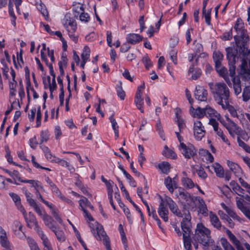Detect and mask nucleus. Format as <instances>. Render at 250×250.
Segmentation results:
<instances>
[{"label": "nucleus", "mask_w": 250, "mask_h": 250, "mask_svg": "<svg viewBox=\"0 0 250 250\" xmlns=\"http://www.w3.org/2000/svg\"><path fill=\"white\" fill-rule=\"evenodd\" d=\"M232 38V28H231L229 31L225 32L223 35L222 39L225 40H230Z\"/></svg>", "instance_id": "nucleus-57"}, {"label": "nucleus", "mask_w": 250, "mask_h": 250, "mask_svg": "<svg viewBox=\"0 0 250 250\" xmlns=\"http://www.w3.org/2000/svg\"><path fill=\"white\" fill-rule=\"evenodd\" d=\"M49 138V134L47 131L42 130L40 134V143L41 145L44 142H47Z\"/></svg>", "instance_id": "nucleus-42"}, {"label": "nucleus", "mask_w": 250, "mask_h": 250, "mask_svg": "<svg viewBox=\"0 0 250 250\" xmlns=\"http://www.w3.org/2000/svg\"><path fill=\"white\" fill-rule=\"evenodd\" d=\"M218 214L221 219L226 220L228 222L229 227L233 228L234 227V224L228 215L225 213L222 210L218 211Z\"/></svg>", "instance_id": "nucleus-32"}, {"label": "nucleus", "mask_w": 250, "mask_h": 250, "mask_svg": "<svg viewBox=\"0 0 250 250\" xmlns=\"http://www.w3.org/2000/svg\"><path fill=\"white\" fill-rule=\"evenodd\" d=\"M142 62H143L146 69H149L152 65V63L147 55L143 57L142 59Z\"/></svg>", "instance_id": "nucleus-50"}, {"label": "nucleus", "mask_w": 250, "mask_h": 250, "mask_svg": "<svg viewBox=\"0 0 250 250\" xmlns=\"http://www.w3.org/2000/svg\"><path fill=\"white\" fill-rule=\"evenodd\" d=\"M196 172L200 178L202 179H205L207 178L208 175L204 170V169L200 167L198 169H196Z\"/></svg>", "instance_id": "nucleus-53"}, {"label": "nucleus", "mask_w": 250, "mask_h": 250, "mask_svg": "<svg viewBox=\"0 0 250 250\" xmlns=\"http://www.w3.org/2000/svg\"><path fill=\"white\" fill-rule=\"evenodd\" d=\"M227 164L230 170L234 173L235 176L237 177L240 176L241 169L238 165L229 160L227 161Z\"/></svg>", "instance_id": "nucleus-21"}, {"label": "nucleus", "mask_w": 250, "mask_h": 250, "mask_svg": "<svg viewBox=\"0 0 250 250\" xmlns=\"http://www.w3.org/2000/svg\"><path fill=\"white\" fill-rule=\"evenodd\" d=\"M42 219L46 226H47L51 230H54V229H55V228L57 227V226L55 225V221L51 216L48 215L44 211Z\"/></svg>", "instance_id": "nucleus-16"}, {"label": "nucleus", "mask_w": 250, "mask_h": 250, "mask_svg": "<svg viewBox=\"0 0 250 250\" xmlns=\"http://www.w3.org/2000/svg\"><path fill=\"white\" fill-rule=\"evenodd\" d=\"M204 116H205V108H201L200 107L196 109L193 114V117H197L198 118H201Z\"/></svg>", "instance_id": "nucleus-44"}, {"label": "nucleus", "mask_w": 250, "mask_h": 250, "mask_svg": "<svg viewBox=\"0 0 250 250\" xmlns=\"http://www.w3.org/2000/svg\"><path fill=\"white\" fill-rule=\"evenodd\" d=\"M24 182L31 184L32 187H34L35 190V194L37 197L38 199H40L41 201L42 202L43 204H44L46 206H49V202L45 200L39 192V189H41L43 191H45L44 189L43 188L42 185V183L40 181L38 180H30L28 181H24Z\"/></svg>", "instance_id": "nucleus-6"}, {"label": "nucleus", "mask_w": 250, "mask_h": 250, "mask_svg": "<svg viewBox=\"0 0 250 250\" xmlns=\"http://www.w3.org/2000/svg\"><path fill=\"white\" fill-rule=\"evenodd\" d=\"M222 108L228 109L231 115L233 117H237V113L236 109L231 105L229 104V102L228 101L221 105Z\"/></svg>", "instance_id": "nucleus-24"}, {"label": "nucleus", "mask_w": 250, "mask_h": 250, "mask_svg": "<svg viewBox=\"0 0 250 250\" xmlns=\"http://www.w3.org/2000/svg\"><path fill=\"white\" fill-rule=\"evenodd\" d=\"M205 116L213 118L215 117L220 121L221 116L215 110L210 107L209 106L207 105L205 107Z\"/></svg>", "instance_id": "nucleus-19"}, {"label": "nucleus", "mask_w": 250, "mask_h": 250, "mask_svg": "<svg viewBox=\"0 0 250 250\" xmlns=\"http://www.w3.org/2000/svg\"><path fill=\"white\" fill-rule=\"evenodd\" d=\"M226 233L228 235L230 241L236 246V249L241 246L240 241L237 239L235 236L228 229H226Z\"/></svg>", "instance_id": "nucleus-27"}, {"label": "nucleus", "mask_w": 250, "mask_h": 250, "mask_svg": "<svg viewBox=\"0 0 250 250\" xmlns=\"http://www.w3.org/2000/svg\"><path fill=\"white\" fill-rule=\"evenodd\" d=\"M209 86L213 97L218 104L221 105L229 101V89L224 83H209Z\"/></svg>", "instance_id": "nucleus-3"}, {"label": "nucleus", "mask_w": 250, "mask_h": 250, "mask_svg": "<svg viewBox=\"0 0 250 250\" xmlns=\"http://www.w3.org/2000/svg\"><path fill=\"white\" fill-rule=\"evenodd\" d=\"M194 135L197 140L200 141L205 136L206 131L202 123L196 121L194 123Z\"/></svg>", "instance_id": "nucleus-10"}, {"label": "nucleus", "mask_w": 250, "mask_h": 250, "mask_svg": "<svg viewBox=\"0 0 250 250\" xmlns=\"http://www.w3.org/2000/svg\"><path fill=\"white\" fill-rule=\"evenodd\" d=\"M27 242L30 250H41L36 242L32 238L28 237Z\"/></svg>", "instance_id": "nucleus-41"}, {"label": "nucleus", "mask_w": 250, "mask_h": 250, "mask_svg": "<svg viewBox=\"0 0 250 250\" xmlns=\"http://www.w3.org/2000/svg\"><path fill=\"white\" fill-rule=\"evenodd\" d=\"M184 247L187 250H191V238L190 234H183Z\"/></svg>", "instance_id": "nucleus-30"}, {"label": "nucleus", "mask_w": 250, "mask_h": 250, "mask_svg": "<svg viewBox=\"0 0 250 250\" xmlns=\"http://www.w3.org/2000/svg\"><path fill=\"white\" fill-rule=\"evenodd\" d=\"M156 131L158 132V133L159 134L160 137L161 138V139L163 140H165L164 131L160 120H158L157 122L156 125Z\"/></svg>", "instance_id": "nucleus-38"}, {"label": "nucleus", "mask_w": 250, "mask_h": 250, "mask_svg": "<svg viewBox=\"0 0 250 250\" xmlns=\"http://www.w3.org/2000/svg\"><path fill=\"white\" fill-rule=\"evenodd\" d=\"M213 167L216 175L219 177H223L224 175V169L218 163H215Z\"/></svg>", "instance_id": "nucleus-36"}, {"label": "nucleus", "mask_w": 250, "mask_h": 250, "mask_svg": "<svg viewBox=\"0 0 250 250\" xmlns=\"http://www.w3.org/2000/svg\"><path fill=\"white\" fill-rule=\"evenodd\" d=\"M90 49L87 46H85L84 47L83 53L81 54V58L82 60H84L87 61V60L90 57Z\"/></svg>", "instance_id": "nucleus-47"}, {"label": "nucleus", "mask_w": 250, "mask_h": 250, "mask_svg": "<svg viewBox=\"0 0 250 250\" xmlns=\"http://www.w3.org/2000/svg\"><path fill=\"white\" fill-rule=\"evenodd\" d=\"M79 202L81 209H82V208H84V206L89 207L91 209H94L93 206L86 197H83L82 199H80Z\"/></svg>", "instance_id": "nucleus-37"}, {"label": "nucleus", "mask_w": 250, "mask_h": 250, "mask_svg": "<svg viewBox=\"0 0 250 250\" xmlns=\"http://www.w3.org/2000/svg\"><path fill=\"white\" fill-rule=\"evenodd\" d=\"M80 8L82 12L84 11V8L82 5L80 6ZM79 18L81 21H84L85 22H88L90 19V17L88 14L84 12H82Z\"/></svg>", "instance_id": "nucleus-45"}, {"label": "nucleus", "mask_w": 250, "mask_h": 250, "mask_svg": "<svg viewBox=\"0 0 250 250\" xmlns=\"http://www.w3.org/2000/svg\"><path fill=\"white\" fill-rule=\"evenodd\" d=\"M117 93L118 96L120 98L121 100L125 99V92L123 90L121 84L116 86Z\"/></svg>", "instance_id": "nucleus-48"}, {"label": "nucleus", "mask_w": 250, "mask_h": 250, "mask_svg": "<svg viewBox=\"0 0 250 250\" xmlns=\"http://www.w3.org/2000/svg\"><path fill=\"white\" fill-rule=\"evenodd\" d=\"M178 197L180 199L183 200V201L188 205H189L191 203L193 202V199L190 194L188 192L184 191V189L179 190Z\"/></svg>", "instance_id": "nucleus-17"}, {"label": "nucleus", "mask_w": 250, "mask_h": 250, "mask_svg": "<svg viewBox=\"0 0 250 250\" xmlns=\"http://www.w3.org/2000/svg\"><path fill=\"white\" fill-rule=\"evenodd\" d=\"M49 206L47 207L51 210L52 214L54 217L59 223L62 224V220L59 216L57 209L55 208L54 206L52 204L50 203L49 202Z\"/></svg>", "instance_id": "nucleus-25"}, {"label": "nucleus", "mask_w": 250, "mask_h": 250, "mask_svg": "<svg viewBox=\"0 0 250 250\" xmlns=\"http://www.w3.org/2000/svg\"><path fill=\"white\" fill-rule=\"evenodd\" d=\"M67 26H68L69 29L71 30L72 32H75L77 29L76 23L74 20H70L68 22Z\"/></svg>", "instance_id": "nucleus-55"}, {"label": "nucleus", "mask_w": 250, "mask_h": 250, "mask_svg": "<svg viewBox=\"0 0 250 250\" xmlns=\"http://www.w3.org/2000/svg\"><path fill=\"white\" fill-rule=\"evenodd\" d=\"M13 230L15 235L19 238H22L25 236L22 230V225L19 221L16 220L13 222Z\"/></svg>", "instance_id": "nucleus-14"}, {"label": "nucleus", "mask_w": 250, "mask_h": 250, "mask_svg": "<svg viewBox=\"0 0 250 250\" xmlns=\"http://www.w3.org/2000/svg\"><path fill=\"white\" fill-rule=\"evenodd\" d=\"M220 122L226 128L229 134L233 137H234L235 135L239 133L240 131H241V128L233 121L227 124L224 119H222L220 120Z\"/></svg>", "instance_id": "nucleus-7"}, {"label": "nucleus", "mask_w": 250, "mask_h": 250, "mask_svg": "<svg viewBox=\"0 0 250 250\" xmlns=\"http://www.w3.org/2000/svg\"><path fill=\"white\" fill-rule=\"evenodd\" d=\"M226 211L228 213L227 215H228L229 217L232 218L234 219L238 220L239 222H241L240 218L234 212L232 209L229 208H227Z\"/></svg>", "instance_id": "nucleus-49"}, {"label": "nucleus", "mask_w": 250, "mask_h": 250, "mask_svg": "<svg viewBox=\"0 0 250 250\" xmlns=\"http://www.w3.org/2000/svg\"><path fill=\"white\" fill-rule=\"evenodd\" d=\"M134 103L137 108L142 112H144L143 105L144 104V99L142 97V95L136 93L135 96Z\"/></svg>", "instance_id": "nucleus-23"}, {"label": "nucleus", "mask_w": 250, "mask_h": 250, "mask_svg": "<svg viewBox=\"0 0 250 250\" xmlns=\"http://www.w3.org/2000/svg\"><path fill=\"white\" fill-rule=\"evenodd\" d=\"M242 26L238 21L235 26L237 35L234 36V39L238 48L237 53L239 52L242 57L240 74L242 80L245 82V86H250V51L248 49L245 51V46L249 38L246 32L242 30Z\"/></svg>", "instance_id": "nucleus-1"}, {"label": "nucleus", "mask_w": 250, "mask_h": 250, "mask_svg": "<svg viewBox=\"0 0 250 250\" xmlns=\"http://www.w3.org/2000/svg\"><path fill=\"white\" fill-rule=\"evenodd\" d=\"M55 163H57L59 165H60L61 166H62V167H68L69 166V163L67 162V161H66L65 160H63V159H61L59 158H58L57 157V158H56L55 159Z\"/></svg>", "instance_id": "nucleus-60"}, {"label": "nucleus", "mask_w": 250, "mask_h": 250, "mask_svg": "<svg viewBox=\"0 0 250 250\" xmlns=\"http://www.w3.org/2000/svg\"><path fill=\"white\" fill-rule=\"evenodd\" d=\"M208 95V91L203 86L198 85L196 87L194 93L195 99L200 102H205L207 100Z\"/></svg>", "instance_id": "nucleus-9"}, {"label": "nucleus", "mask_w": 250, "mask_h": 250, "mask_svg": "<svg viewBox=\"0 0 250 250\" xmlns=\"http://www.w3.org/2000/svg\"><path fill=\"white\" fill-rule=\"evenodd\" d=\"M93 234L94 237L98 240H101L102 238L103 239V242L104 241V239L106 237H108L104 231V229L102 226H100L97 224V226L96 227V233L94 231L93 232Z\"/></svg>", "instance_id": "nucleus-18"}, {"label": "nucleus", "mask_w": 250, "mask_h": 250, "mask_svg": "<svg viewBox=\"0 0 250 250\" xmlns=\"http://www.w3.org/2000/svg\"><path fill=\"white\" fill-rule=\"evenodd\" d=\"M179 149L185 158L190 159L196 155L197 150L194 146L190 143L186 145L184 143H181L179 146Z\"/></svg>", "instance_id": "nucleus-5"}, {"label": "nucleus", "mask_w": 250, "mask_h": 250, "mask_svg": "<svg viewBox=\"0 0 250 250\" xmlns=\"http://www.w3.org/2000/svg\"><path fill=\"white\" fill-rule=\"evenodd\" d=\"M237 141L239 146L243 148L247 152L250 154V146L242 141L240 137H237Z\"/></svg>", "instance_id": "nucleus-40"}, {"label": "nucleus", "mask_w": 250, "mask_h": 250, "mask_svg": "<svg viewBox=\"0 0 250 250\" xmlns=\"http://www.w3.org/2000/svg\"><path fill=\"white\" fill-rule=\"evenodd\" d=\"M221 243L225 250H235L227 239L225 238L221 239Z\"/></svg>", "instance_id": "nucleus-39"}, {"label": "nucleus", "mask_w": 250, "mask_h": 250, "mask_svg": "<svg viewBox=\"0 0 250 250\" xmlns=\"http://www.w3.org/2000/svg\"><path fill=\"white\" fill-rule=\"evenodd\" d=\"M201 69L199 68L194 69L193 66L190 67L188 69V73L191 74V78L192 80H196L199 78L201 75Z\"/></svg>", "instance_id": "nucleus-28"}, {"label": "nucleus", "mask_w": 250, "mask_h": 250, "mask_svg": "<svg viewBox=\"0 0 250 250\" xmlns=\"http://www.w3.org/2000/svg\"><path fill=\"white\" fill-rule=\"evenodd\" d=\"M166 202L170 210V211L175 215L179 217H182L183 214L179 210L176 203L170 198L167 197L166 199Z\"/></svg>", "instance_id": "nucleus-11"}, {"label": "nucleus", "mask_w": 250, "mask_h": 250, "mask_svg": "<svg viewBox=\"0 0 250 250\" xmlns=\"http://www.w3.org/2000/svg\"><path fill=\"white\" fill-rule=\"evenodd\" d=\"M211 9H209L208 10V12H206V11H205V13H202L203 16H204L205 19V21L206 23L209 25H210V14H211Z\"/></svg>", "instance_id": "nucleus-56"}, {"label": "nucleus", "mask_w": 250, "mask_h": 250, "mask_svg": "<svg viewBox=\"0 0 250 250\" xmlns=\"http://www.w3.org/2000/svg\"><path fill=\"white\" fill-rule=\"evenodd\" d=\"M234 187H232V189L239 195L241 193H243L244 189L238 184H234Z\"/></svg>", "instance_id": "nucleus-62"}, {"label": "nucleus", "mask_w": 250, "mask_h": 250, "mask_svg": "<svg viewBox=\"0 0 250 250\" xmlns=\"http://www.w3.org/2000/svg\"><path fill=\"white\" fill-rule=\"evenodd\" d=\"M124 175L126 177V179L128 181V183L131 186L133 187H135L136 186L135 181L132 177L128 173H127V172H124Z\"/></svg>", "instance_id": "nucleus-54"}, {"label": "nucleus", "mask_w": 250, "mask_h": 250, "mask_svg": "<svg viewBox=\"0 0 250 250\" xmlns=\"http://www.w3.org/2000/svg\"><path fill=\"white\" fill-rule=\"evenodd\" d=\"M200 205H199V209L200 211L202 212V213H206L208 210L207 206L205 203L203 199H201L199 201Z\"/></svg>", "instance_id": "nucleus-61"}, {"label": "nucleus", "mask_w": 250, "mask_h": 250, "mask_svg": "<svg viewBox=\"0 0 250 250\" xmlns=\"http://www.w3.org/2000/svg\"><path fill=\"white\" fill-rule=\"evenodd\" d=\"M227 52V59L228 61L229 65V76L231 78L233 83V89L234 93L236 95L239 94L241 92V87L240 84V80L239 79L236 80L235 78V63L237 57V49H235L231 47H229L226 48Z\"/></svg>", "instance_id": "nucleus-2"}, {"label": "nucleus", "mask_w": 250, "mask_h": 250, "mask_svg": "<svg viewBox=\"0 0 250 250\" xmlns=\"http://www.w3.org/2000/svg\"><path fill=\"white\" fill-rule=\"evenodd\" d=\"M181 181L183 186L186 188L190 189L195 186L192 180L189 178L183 177L182 178Z\"/></svg>", "instance_id": "nucleus-33"}, {"label": "nucleus", "mask_w": 250, "mask_h": 250, "mask_svg": "<svg viewBox=\"0 0 250 250\" xmlns=\"http://www.w3.org/2000/svg\"><path fill=\"white\" fill-rule=\"evenodd\" d=\"M191 219L190 213L188 211V213H185V217L181 223V227L183 231V234H186V235L190 234L191 231Z\"/></svg>", "instance_id": "nucleus-8"}, {"label": "nucleus", "mask_w": 250, "mask_h": 250, "mask_svg": "<svg viewBox=\"0 0 250 250\" xmlns=\"http://www.w3.org/2000/svg\"><path fill=\"white\" fill-rule=\"evenodd\" d=\"M158 213L161 218L165 222H167L168 221V210L167 208L165 206L162 199L158 208Z\"/></svg>", "instance_id": "nucleus-13"}, {"label": "nucleus", "mask_w": 250, "mask_h": 250, "mask_svg": "<svg viewBox=\"0 0 250 250\" xmlns=\"http://www.w3.org/2000/svg\"><path fill=\"white\" fill-rule=\"evenodd\" d=\"M24 219L27 223V226L30 228H31L33 226L31 224L33 223L34 225H35L36 223H38L35 216L32 212H29V218L27 217V220L26 219Z\"/></svg>", "instance_id": "nucleus-34"}, {"label": "nucleus", "mask_w": 250, "mask_h": 250, "mask_svg": "<svg viewBox=\"0 0 250 250\" xmlns=\"http://www.w3.org/2000/svg\"><path fill=\"white\" fill-rule=\"evenodd\" d=\"M165 150L163 151V154L167 158H171L175 159L177 158L176 153L171 149H169L167 146H165Z\"/></svg>", "instance_id": "nucleus-35"}, {"label": "nucleus", "mask_w": 250, "mask_h": 250, "mask_svg": "<svg viewBox=\"0 0 250 250\" xmlns=\"http://www.w3.org/2000/svg\"><path fill=\"white\" fill-rule=\"evenodd\" d=\"M210 231L202 224H198L196 229L195 239L204 247H208L213 243L210 237Z\"/></svg>", "instance_id": "nucleus-4"}, {"label": "nucleus", "mask_w": 250, "mask_h": 250, "mask_svg": "<svg viewBox=\"0 0 250 250\" xmlns=\"http://www.w3.org/2000/svg\"><path fill=\"white\" fill-rule=\"evenodd\" d=\"M224 56L223 54L218 51H215L213 54V59L215 62V65H218L221 63L223 59Z\"/></svg>", "instance_id": "nucleus-31"}, {"label": "nucleus", "mask_w": 250, "mask_h": 250, "mask_svg": "<svg viewBox=\"0 0 250 250\" xmlns=\"http://www.w3.org/2000/svg\"><path fill=\"white\" fill-rule=\"evenodd\" d=\"M37 8L44 17L48 16V12L44 4L41 3L38 5Z\"/></svg>", "instance_id": "nucleus-52"}, {"label": "nucleus", "mask_w": 250, "mask_h": 250, "mask_svg": "<svg viewBox=\"0 0 250 250\" xmlns=\"http://www.w3.org/2000/svg\"><path fill=\"white\" fill-rule=\"evenodd\" d=\"M250 86H245L244 88L242 97L244 102H247L250 99Z\"/></svg>", "instance_id": "nucleus-43"}, {"label": "nucleus", "mask_w": 250, "mask_h": 250, "mask_svg": "<svg viewBox=\"0 0 250 250\" xmlns=\"http://www.w3.org/2000/svg\"><path fill=\"white\" fill-rule=\"evenodd\" d=\"M176 178L172 179L169 176L167 177L165 180V185L168 189L169 191L172 193L174 188H178L177 182L175 180Z\"/></svg>", "instance_id": "nucleus-15"}, {"label": "nucleus", "mask_w": 250, "mask_h": 250, "mask_svg": "<svg viewBox=\"0 0 250 250\" xmlns=\"http://www.w3.org/2000/svg\"><path fill=\"white\" fill-rule=\"evenodd\" d=\"M18 209L22 212L24 219L27 220V213L23 207L21 205V202H19V203L16 204Z\"/></svg>", "instance_id": "nucleus-63"}, {"label": "nucleus", "mask_w": 250, "mask_h": 250, "mask_svg": "<svg viewBox=\"0 0 250 250\" xmlns=\"http://www.w3.org/2000/svg\"><path fill=\"white\" fill-rule=\"evenodd\" d=\"M12 175H13V176H12L14 179H17L18 181L21 182H22V183H27L26 182H24V181H28L29 180H22L20 177V174L19 173V172L17 171V170H14L13 172H12Z\"/></svg>", "instance_id": "nucleus-59"}, {"label": "nucleus", "mask_w": 250, "mask_h": 250, "mask_svg": "<svg viewBox=\"0 0 250 250\" xmlns=\"http://www.w3.org/2000/svg\"><path fill=\"white\" fill-rule=\"evenodd\" d=\"M175 121L178 126L179 131L181 132L182 129L184 128L186 126L184 120L182 118H178Z\"/></svg>", "instance_id": "nucleus-58"}, {"label": "nucleus", "mask_w": 250, "mask_h": 250, "mask_svg": "<svg viewBox=\"0 0 250 250\" xmlns=\"http://www.w3.org/2000/svg\"><path fill=\"white\" fill-rule=\"evenodd\" d=\"M126 39L128 43L135 44L141 42L143 37L139 34L132 33L128 34Z\"/></svg>", "instance_id": "nucleus-20"}, {"label": "nucleus", "mask_w": 250, "mask_h": 250, "mask_svg": "<svg viewBox=\"0 0 250 250\" xmlns=\"http://www.w3.org/2000/svg\"><path fill=\"white\" fill-rule=\"evenodd\" d=\"M209 218L211 224L213 227L218 229H220L222 227V225L217 215L211 212L209 213Z\"/></svg>", "instance_id": "nucleus-22"}, {"label": "nucleus", "mask_w": 250, "mask_h": 250, "mask_svg": "<svg viewBox=\"0 0 250 250\" xmlns=\"http://www.w3.org/2000/svg\"><path fill=\"white\" fill-rule=\"evenodd\" d=\"M38 143L37 141V138L36 136H34V137L31 138L29 140V145L31 148L33 149H35Z\"/></svg>", "instance_id": "nucleus-64"}, {"label": "nucleus", "mask_w": 250, "mask_h": 250, "mask_svg": "<svg viewBox=\"0 0 250 250\" xmlns=\"http://www.w3.org/2000/svg\"><path fill=\"white\" fill-rule=\"evenodd\" d=\"M215 69L219 75L222 77L229 85H231V83L229 79L228 70L226 67L222 65V63L218 65H215Z\"/></svg>", "instance_id": "nucleus-12"}, {"label": "nucleus", "mask_w": 250, "mask_h": 250, "mask_svg": "<svg viewBox=\"0 0 250 250\" xmlns=\"http://www.w3.org/2000/svg\"><path fill=\"white\" fill-rule=\"evenodd\" d=\"M158 168L161 169L162 172L164 174H168L171 168L170 165L167 162H163L158 165Z\"/></svg>", "instance_id": "nucleus-26"}, {"label": "nucleus", "mask_w": 250, "mask_h": 250, "mask_svg": "<svg viewBox=\"0 0 250 250\" xmlns=\"http://www.w3.org/2000/svg\"><path fill=\"white\" fill-rule=\"evenodd\" d=\"M2 234L3 235H0V243L1 246L4 248L10 247V244L6 237L5 232H4Z\"/></svg>", "instance_id": "nucleus-46"}, {"label": "nucleus", "mask_w": 250, "mask_h": 250, "mask_svg": "<svg viewBox=\"0 0 250 250\" xmlns=\"http://www.w3.org/2000/svg\"><path fill=\"white\" fill-rule=\"evenodd\" d=\"M54 232L57 239L60 242H64L65 240V237L63 231L60 229L59 227H56L54 230H52Z\"/></svg>", "instance_id": "nucleus-29"}, {"label": "nucleus", "mask_w": 250, "mask_h": 250, "mask_svg": "<svg viewBox=\"0 0 250 250\" xmlns=\"http://www.w3.org/2000/svg\"><path fill=\"white\" fill-rule=\"evenodd\" d=\"M50 188L52 193H54L56 196L61 199L65 198L63 196H62L60 190L55 184Z\"/></svg>", "instance_id": "nucleus-51"}]
</instances>
